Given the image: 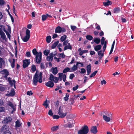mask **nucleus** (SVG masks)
<instances>
[{"label":"nucleus","mask_w":134,"mask_h":134,"mask_svg":"<svg viewBox=\"0 0 134 134\" xmlns=\"http://www.w3.org/2000/svg\"><path fill=\"white\" fill-rule=\"evenodd\" d=\"M93 41L96 43L98 44L100 41V40L99 38H96L94 39Z\"/></svg>","instance_id":"a878e982"},{"label":"nucleus","mask_w":134,"mask_h":134,"mask_svg":"<svg viewBox=\"0 0 134 134\" xmlns=\"http://www.w3.org/2000/svg\"><path fill=\"white\" fill-rule=\"evenodd\" d=\"M54 59L56 61L57 60L58 62H59L60 60V58H57L56 57H54Z\"/></svg>","instance_id":"69168bd1"},{"label":"nucleus","mask_w":134,"mask_h":134,"mask_svg":"<svg viewBox=\"0 0 134 134\" xmlns=\"http://www.w3.org/2000/svg\"><path fill=\"white\" fill-rule=\"evenodd\" d=\"M86 38L88 40H92L93 37L92 36L90 35H87L86 36Z\"/></svg>","instance_id":"e433bc0d"},{"label":"nucleus","mask_w":134,"mask_h":134,"mask_svg":"<svg viewBox=\"0 0 134 134\" xmlns=\"http://www.w3.org/2000/svg\"><path fill=\"white\" fill-rule=\"evenodd\" d=\"M31 70L33 72H34L36 70V68L35 65H32L31 68Z\"/></svg>","instance_id":"c03bdc74"},{"label":"nucleus","mask_w":134,"mask_h":134,"mask_svg":"<svg viewBox=\"0 0 134 134\" xmlns=\"http://www.w3.org/2000/svg\"><path fill=\"white\" fill-rule=\"evenodd\" d=\"M0 35L1 37L3 40H5L6 38V36L3 32L2 29L0 28Z\"/></svg>","instance_id":"9d476101"},{"label":"nucleus","mask_w":134,"mask_h":134,"mask_svg":"<svg viewBox=\"0 0 134 134\" xmlns=\"http://www.w3.org/2000/svg\"><path fill=\"white\" fill-rule=\"evenodd\" d=\"M8 37L9 38V39L10 40V37H11V35L9 33V32H5Z\"/></svg>","instance_id":"5fc2aeb1"},{"label":"nucleus","mask_w":134,"mask_h":134,"mask_svg":"<svg viewBox=\"0 0 134 134\" xmlns=\"http://www.w3.org/2000/svg\"><path fill=\"white\" fill-rule=\"evenodd\" d=\"M15 94V92L14 89L12 88L11 89L10 93L8 94V96L12 97L14 96Z\"/></svg>","instance_id":"2eb2a0df"},{"label":"nucleus","mask_w":134,"mask_h":134,"mask_svg":"<svg viewBox=\"0 0 134 134\" xmlns=\"http://www.w3.org/2000/svg\"><path fill=\"white\" fill-rule=\"evenodd\" d=\"M121 11L120 8L119 7L115 8L113 9L114 13H119Z\"/></svg>","instance_id":"dca6fc26"},{"label":"nucleus","mask_w":134,"mask_h":134,"mask_svg":"<svg viewBox=\"0 0 134 134\" xmlns=\"http://www.w3.org/2000/svg\"><path fill=\"white\" fill-rule=\"evenodd\" d=\"M8 105L12 109L16 108V105H14L13 103L10 101L8 102Z\"/></svg>","instance_id":"f3484780"},{"label":"nucleus","mask_w":134,"mask_h":134,"mask_svg":"<svg viewBox=\"0 0 134 134\" xmlns=\"http://www.w3.org/2000/svg\"><path fill=\"white\" fill-rule=\"evenodd\" d=\"M67 36L65 35H64L61 36L60 38V40L62 42H63L65 41L66 38Z\"/></svg>","instance_id":"c756f323"},{"label":"nucleus","mask_w":134,"mask_h":134,"mask_svg":"<svg viewBox=\"0 0 134 134\" xmlns=\"http://www.w3.org/2000/svg\"><path fill=\"white\" fill-rule=\"evenodd\" d=\"M5 3L3 0H0V5H3Z\"/></svg>","instance_id":"774afa93"},{"label":"nucleus","mask_w":134,"mask_h":134,"mask_svg":"<svg viewBox=\"0 0 134 134\" xmlns=\"http://www.w3.org/2000/svg\"><path fill=\"white\" fill-rule=\"evenodd\" d=\"M89 131L88 126L85 125L82 127L81 129L78 131V134H87Z\"/></svg>","instance_id":"7ed1b4c3"},{"label":"nucleus","mask_w":134,"mask_h":134,"mask_svg":"<svg viewBox=\"0 0 134 134\" xmlns=\"http://www.w3.org/2000/svg\"><path fill=\"white\" fill-rule=\"evenodd\" d=\"M33 94L31 91H28L27 92V94L28 95L30 96L31 95H32Z\"/></svg>","instance_id":"680f3d73"},{"label":"nucleus","mask_w":134,"mask_h":134,"mask_svg":"<svg viewBox=\"0 0 134 134\" xmlns=\"http://www.w3.org/2000/svg\"><path fill=\"white\" fill-rule=\"evenodd\" d=\"M75 75L73 74H71L70 75L69 79H72L75 77Z\"/></svg>","instance_id":"6e6d98bb"},{"label":"nucleus","mask_w":134,"mask_h":134,"mask_svg":"<svg viewBox=\"0 0 134 134\" xmlns=\"http://www.w3.org/2000/svg\"><path fill=\"white\" fill-rule=\"evenodd\" d=\"M70 68H69L67 67L65 68L63 71V73H65L68 72H72V71L70 70Z\"/></svg>","instance_id":"aec40b11"},{"label":"nucleus","mask_w":134,"mask_h":134,"mask_svg":"<svg viewBox=\"0 0 134 134\" xmlns=\"http://www.w3.org/2000/svg\"><path fill=\"white\" fill-rule=\"evenodd\" d=\"M81 73L82 74H84L86 72L85 69L84 68H81Z\"/></svg>","instance_id":"603ef678"},{"label":"nucleus","mask_w":134,"mask_h":134,"mask_svg":"<svg viewBox=\"0 0 134 134\" xmlns=\"http://www.w3.org/2000/svg\"><path fill=\"white\" fill-rule=\"evenodd\" d=\"M8 14L11 18L12 22L13 23H14V19L13 17L12 16V15L10 14V13H9V14Z\"/></svg>","instance_id":"052dcab7"},{"label":"nucleus","mask_w":134,"mask_h":134,"mask_svg":"<svg viewBox=\"0 0 134 134\" xmlns=\"http://www.w3.org/2000/svg\"><path fill=\"white\" fill-rule=\"evenodd\" d=\"M64 109L63 107L60 106L59 108L58 114L60 116V118H64L66 115L67 113L64 111Z\"/></svg>","instance_id":"f03ea898"},{"label":"nucleus","mask_w":134,"mask_h":134,"mask_svg":"<svg viewBox=\"0 0 134 134\" xmlns=\"http://www.w3.org/2000/svg\"><path fill=\"white\" fill-rule=\"evenodd\" d=\"M30 59H25L23 61V67L24 68L27 67L30 64Z\"/></svg>","instance_id":"6e6552de"},{"label":"nucleus","mask_w":134,"mask_h":134,"mask_svg":"<svg viewBox=\"0 0 134 134\" xmlns=\"http://www.w3.org/2000/svg\"><path fill=\"white\" fill-rule=\"evenodd\" d=\"M59 126H54L51 128V130L53 131H55L59 129Z\"/></svg>","instance_id":"4be33fe9"},{"label":"nucleus","mask_w":134,"mask_h":134,"mask_svg":"<svg viewBox=\"0 0 134 134\" xmlns=\"http://www.w3.org/2000/svg\"><path fill=\"white\" fill-rule=\"evenodd\" d=\"M91 66L90 64L87 65L86 67L87 70V75H89L91 73Z\"/></svg>","instance_id":"4468645a"},{"label":"nucleus","mask_w":134,"mask_h":134,"mask_svg":"<svg viewBox=\"0 0 134 134\" xmlns=\"http://www.w3.org/2000/svg\"><path fill=\"white\" fill-rule=\"evenodd\" d=\"M90 131L93 134H96L98 132V130L96 126H92L91 127Z\"/></svg>","instance_id":"1a4fd4ad"},{"label":"nucleus","mask_w":134,"mask_h":134,"mask_svg":"<svg viewBox=\"0 0 134 134\" xmlns=\"http://www.w3.org/2000/svg\"><path fill=\"white\" fill-rule=\"evenodd\" d=\"M60 116L57 115H54L53 116V118L54 119H57L60 118Z\"/></svg>","instance_id":"09e8293b"},{"label":"nucleus","mask_w":134,"mask_h":134,"mask_svg":"<svg viewBox=\"0 0 134 134\" xmlns=\"http://www.w3.org/2000/svg\"><path fill=\"white\" fill-rule=\"evenodd\" d=\"M75 98L74 97L71 98L69 101H70L71 102V104H73L74 102Z\"/></svg>","instance_id":"de8ad7c7"},{"label":"nucleus","mask_w":134,"mask_h":134,"mask_svg":"<svg viewBox=\"0 0 134 134\" xmlns=\"http://www.w3.org/2000/svg\"><path fill=\"white\" fill-rule=\"evenodd\" d=\"M48 114L49 115L51 116H53V113L51 109L49 110L48 113Z\"/></svg>","instance_id":"864d4df0"},{"label":"nucleus","mask_w":134,"mask_h":134,"mask_svg":"<svg viewBox=\"0 0 134 134\" xmlns=\"http://www.w3.org/2000/svg\"><path fill=\"white\" fill-rule=\"evenodd\" d=\"M45 85L48 87L52 88L54 86V83L52 81H49L46 83Z\"/></svg>","instance_id":"f8f14e48"},{"label":"nucleus","mask_w":134,"mask_h":134,"mask_svg":"<svg viewBox=\"0 0 134 134\" xmlns=\"http://www.w3.org/2000/svg\"><path fill=\"white\" fill-rule=\"evenodd\" d=\"M51 37L50 36H47L46 37V41L48 43H49L51 41Z\"/></svg>","instance_id":"cd10ccee"},{"label":"nucleus","mask_w":134,"mask_h":134,"mask_svg":"<svg viewBox=\"0 0 134 134\" xmlns=\"http://www.w3.org/2000/svg\"><path fill=\"white\" fill-rule=\"evenodd\" d=\"M30 30H29L27 29L26 30V36H29L30 37Z\"/></svg>","instance_id":"8fccbe9b"},{"label":"nucleus","mask_w":134,"mask_h":134,"mask_svg":"<svg viewBox=\"0 0 134 134\" xmlns=\"http://www.w3.org/2000/svg\"><path fill=\"white\" fill-rule=\"evenodd\" d=\"M33 54L36 56L35 60L37 64H40L42 60V53L40 52L38 53L36 48L32 50Z\"/></svg>","instance_id":"f257e3e1"},{"label":"nucleus","mask_w":134,"mask_h":134,"mask_svg":"<svg viewBox=\"0 0 134 134\" xmlns=\"http://www.w3.org/2000/svg\"><path fill=\"white\" fill-rule=\"evenodd\" d=\"M55 77L52 74H51L49 75V79L51 81H54V79Z\"/></svg>","instance_id":"f704fd0d"},{"label":"nucleus","mask_w":134,"mask_h":134,"mask_svg":"<svg viewBox=\"0 0 134 134\" xmlns=\"http://www.w3.org/2000/svg\"><path fill=\"white\" fill-rule=\"evenodd\" d=\"M71 28L73 31H74L76 29V26H72V25H71Z\"/></svg>","instance_id":"4d7b16f0"},{"label":"nucleus","mask_w":134,"mask_h":134,"mask_svg":"<svg viewBox=\"0 0 134 134\" xmlns=\"http://www.w3.org/2000/svg\"><path fill=\"white\" fill-rule=\"evenodd\" d=\"M98 71H96L94 72L93 73H92L90 76V77H92L94 76H95V75H96V74L97 73Z\"/></svg>","instance_id":"a18cd8bd"},{"label":"nucleus","mask_w":134,"mask_h":134,"mask_svg":"<svg viewBox=\"0 0 134 134\" xmlns=\"http://www.w3.org/2000/svg\"><path fill=\"white\" fill-rule=\"evenodd\" d=\"M59 41H57L55 42L54 43L52 44V46H51V48L52 49H54L58 45L59 43Z\"/></svg>","instance_id":"5701e85b"},{"label":"nucleus","mask_w":134,"mask_h":134,"mask_svg":"<svg viewBox=\"0 0 134 134\" xmlns=\"http://www.w3.org/2000/svg\"><path fill=\"white\" fill-rule=\"evenodd\" d=\"M12 120V119L10 117H6L4 118L2 121V123L4 124H7L10 122Z\"/></svg>","instance_id":"0eeeda50"},{"label":"nucleus","mask_w":134,"mask_h":134,"mask_svg":"<svg viewBox=\"0 0 134 134\" xmlns=\"http://www.w3.org/2000/svg\"><path fill=\"white\" fill-rule=\"evenodd\" d=\"M3 134H11V132L9 130L5 131Z\"/></svg>","instance_id":"e2e57ef3"},{"label":"nucleus","mask_w":134,"mask_h":134,"mask_svg":"<svg viewBox=\"0 0 134 134\" xmlns=\"http://www.w3.org/2000/svg\"><path fill=\"white\" fill-rule=\"evenodd\" d=\"M101 45H97L94 47V49L95 51L97 52L101 49Z\"/></svg>","instance_id":"a211bd4d"},{"label":"nucleus","mask_w":134,"mask_h":134,"mask_svg":"<svg viewBox=\"0 0 134 134\" xmlns=\"http://www.w3.org/2000/svg\"><path fill=\"white\" fill-rule=\"evenodd\" d=\"M15 59H13V62L11 63V66L12 68H14L15 67Z\"/></svg>","instance_id":"79ce46f5"},{"label":"nucleus","mask_w":134,"mask_h":134,"mask_svg":"<svg viewBox=\"0 0 134 134\" xmlns=\"http://www.w3.org/2000/svg\"><path fill=\"white\" fill-rule=\"evenodd\" d=\"M73 123V121H74V120H72L71 121ZM68 124V127L69 128H71L72 126H73V123L72 124H71L70 123V122H69L67 123Z\"/></svg>","instance_id":"37998d69"},{"label":"nucleus","mask_w":134,"mask_h":134,"mask_svg":"<svg viewBox=\"0 0 134 134\" xmlns=\"http://www.w3.org/2000/svg\"><path fill=\"white\" fill-rule=\"evenodd\" d=\"M4 62V60L2 58L0 57V68H2L3 64Z\"/></svg>","instance_id":"72a5a7b5"},{"label":"nucleus","mask_w":134,"mask_h":134,"mask_svg":"<svg viewBox=\"0 0 134 134\" xmlns=\"http://www.w3.org/2000/svg\"><path fill=\"white\" fill-rule=\"evenodd\" d=\"M8 80L10 85V86L12 87L14 86V88H16V81L14 79L12 80H11V78L10 77H9L8 78Z\"/></svg>","instance_id":"423d86ee"},{"label":"nucleus","mask_w":134,"mask_h":134,"mask_svg":"<svg viewBox=\"0 0 134 134\" xmlns=\"http://www.w3.org/2000/svg\"><path fill=\"white\" fill-rule=\"evenodd\" d=\"M47 100L46 99L43 104V105L45 106L46 108H47L48 106V104L47 103Z\"/></svg>","instance_id":"473e14b6"},{"label":"nucleus","mask_w":134,"mask_h":134,"mask_svg":"<svg viewBox=\"0 0 134 134\" xmlns=\"http://www.w3.org/2000/svg\"><path fill=\"white\" fill-rule=\"evenodd\" d=\"M38 71L37 70L35 74L34 75L33 80L34 84L35 85H37V83L38 82V79L39 77L38 74L37 73Z\"/></svg>","instance_id":"39448f33"},{"label":"nucleus","mask_w":134,"mask_h":134,"mask_svg":"<svg viewBox=\"0 0 134 134\" xmlns=\"http://www.w3.org/2000/svg\"><path fill=\"white\" fill-rule=\"evenodd\" d=\"M26 55L28 57H30L31 56L30 53V52H27L26 53Z\"/></svg>","instance_id":"0e129e2a"},{"label":"nucleus","mask_w":134,"mask_h":134,"mask_svg":"<svg viewBox=\"0 0 134 134\" xmlns=\"http://www.w3.org/2000/svg\"><path fill=\"white\" fill-rule=\"evenodd\" d=\"M39 78L38 79V81L39 83H41L42 81V73L40 72L39 75Z\"/></svg>","instance_id":"412c9836"},{"label":"nucleus","mask_w":134,"mask_h":134,"mask_svg":"<svg viewBox=\"0 0 134 134\" xmlns=\"http://www.w3.org/2000/svg\"><path fill=\"white\" fill-rule=\"evenodd\" d=\"M63 74L62 73H58L59 78L60 79V81H61L62 80V76H63Z\"/></svg>","instance_id":"58836bf2"},{"label":"nucleus","mask_w":134,"mask_h":134,"mask_svg":"<svg viewBox=\"0 0 134 134\" xmlns=\"http://www.w3.org/2000/svg\"><path fill=\"white\" fill-rule=\"evenodd\" d=\"M30 37L29 36H26L24 38H22V40L24 42H26L29 40Z\"/></svg>","instance_id":"393cba45"},{"label":"nucleus","mask_w":134,"mask_h":134,"mask_svg":"<svg viewBox=\"0 0 134 134\" xmlns=\"http://www.w3.org/2000/svg\"><path fill=\"white\" fill-rule=\"evenodd\" d=\"M88 52V50H85L79 52V55H82L84 53H86Z\"/></svg>","instance_id":"7c9ffc66"},{"label":"nucleus","mask_w":134,"mask_h":134,"mask_svg":"<svg viewBox=\"0 0 134 134\" xmlns=\"http://www.w3.org/2000/svg\"><path fill=\"white\" fill-rule=\"evenodd\" d=\"M78 87L79 86L78 85H77L76 86L72 88L73 90L74 91H76L78 89Z\"/></svg>","instance_id":"bf43d9fd"},{"label":"nucleus","mask_w":134,"mask_h":134,"mask_svg":"<svg viewBox=\"0 0 134 134\" xmlns=\"http://www.w3.org/2000/svg\"><path fill=\"white\" fill-rule=\"evenodd\" d=\"M53 59V58L52 57L48 56L46 58V60L48 61H52Z\"/></svg>","instance_id":"a19ab883"},{"label":"nucleus","mask_w":134,"mask_h":134,"mask_svg":"<svg viewBox=\"0 0 134 134\" xmlns=\"http://www.w3.org/2000/svg\"><path fill=\"white\" fill-rule=\"evenodd\" d=\"M78 65H77V64L76 65L74 64L73 67L72 68V69L71 70H72L73 71H74L77 69V66Z\"/></svg>","instance_id":"2f4dec72"},{"label":"nucleus","mask_w":134,"mask_h":134,"mask_svg":"<svg viewBox=\"0 0 134 134\" xmlns=\"http://www.w3.org/2000/svg\"><path fill=\"white\" fill-rule=\"evenodd\" d=\"M42 20L43 21H45L47 18V16L46 15H43L42 16Z\"/></svg>","instance_id":"49530a36"},{"label":"nucleus","mask_w":134,"mask_h":134,"mask_svg":"<svg viewBox=\"0 0 134 134\" xmlns=\"http://www.w3.org/2000/svg\"><path fill=\"white\" fill-rule=\"evenodd\" d=\"M63 81L64 82H65L66 80V75L64 74L63 75Z\"/></svg>","instance_id":"338daca9"},{"label":"nucleus","mask_w":134,"mask_h":134,"mask_svg":"<svg viewBox=\"0 0 134 134\" xmlns=\"http://www.w3.org/2000/svg\"><path fill=\"white\" fill-rule=\"evenodd\" d=\"M72 49V46H69L68 45H66L64 47V50L65 51L67 49Z\"/></svg>","instance_id":"c9c22d12"},{"label":"nucleus","mask_w":134,"mask_h":134,"mask_svg":"<svg viewBox=\"0 0 134 134\" xmlns=\"http://www.w3.org/2000/svg\"><path fill=\"white\" fill-rule=\"evenodd\" d=\"M104 5L105 6H107L109 5H111V1H108L107 2H104L103 3Z\"/></svg>","instance_id":"c85d7f7f"},{"label":"nucleus","mask_w":134,"mask_h":134,"mask_svg":"<svg viewBox=\"0 0 134 134\" xmlns=\"http://www.w3.org/2000/svg\"><path fill=\"white\" fill-rule=\"evenodd\" d=\"M102 50H100L99 51L98 53V55L100 56V57H99L100 59H101V58L103 57L104 56V52L102 53Z\"/></svg>","instance_id":"bb28decb"},{"label":"nucleus","mask_w":134,"mask_h":134,"mask_svg":"<svg viewBox=\"0 0 134 134\" xmlns=\"http://www.w3.org/2000/svg\"><path fill=\"white\" fill-rule=\"evenodd\" d=\"M2 72H4V75H9V73L8 70L6 69H4L2 71Z\"/></svg>","instance_id":"4c0bfd02"},{"label":"nucleus","mask_w":134,"mask_h":134,"mask_svg":"<svg viewBox=\"0 0 134 134\" xmlns=\"http://www.w3.org/2000/svg\"><path fill=\"white\" fill-rule=\"evenodd\" d=\"M52 70V72L54 75H56L58 72V71L57 67H52L51 69Z\"/></svg>","instance_id":"ddd939ff"},{"label":"nucleus","mask_w":134,"mask_h":134,"mask_svg":"<svg viewBox=\"0 0 134 134\" xmlns=\"http://www.w3.org/2000/svg\"><path fill=\"white\" fill-rule=\"evenodd\" d=\"M59 80V79L58 77H55L54 79V81H54L55 83H57L58 82Z\"/></svg>","instance_id":"13d9d810"},{"label":"nucleus","mask_w":134,"mask_h":134,"mask_svg":"<svg viewBox=\"0 0 134 134\" xmlns=\"http://www.w3.org/2000/svg\"><path fill=\"white\" fill-rule=\"evenodd\" d=\"M41 69H43L45 68V66L44 63H41Z\"/></svg>","instance_id":"3c124183"},{"label":"nucleus","mask_w":134,"mask_h":134,"mask_svg":"<svg viewBox=\"0 0 134 134\" xmlns=\"http://www.w3.org/2000/svg\"><path fill=\"white\" fill-rule=\"evenodd\" d=\"M9 126L7 125H5L2 126L1 129L2 132H4L5 131H8Z\"/></svg>","instance_id":"9b49d317"},{"label":"nucleus","mask_w":134,"mask_h":134,"mask_svg":"<svg viewBox=\"0 0 134 134\" xmlns=\"http://www.w3.org/2000/svg\"><path fill=\"white\" fill-rule=\"evenodd\" d=\"M66 31V30L64 27H61L59 26L57 27L55 30V33H60L61 32H65Z\"/></svg>","instance_id":"20e7f679"},{"label":"nucleus","mask_w":134,"mask_h":134,"mask_svg":"<svg viewBox=\"0 0 134 134\" xmlns=\"http://www.w3.org/2000/svg\"><path fill=\"white\" fill-rule=\"evenodd\" d=\"M15 127H20L21 125V124L20 123V121L17 120L15 122Z\"/></svg>","instance_id":"b1692460"},{"label":"nucleus","mask_w":134,"mask_h":134,"mask_svg":"<svg viewBox=\"0 0 134 134\" xmlns=\"http://www.w3.org/2000/svg\"><path fill=\"white\" fill-rule=\"evenodd\" d=\"M50 51L48 49L44 50L43 52L44 54L46 56H47L49 53Z\"/></svg>","instance_id":"ea45409f"},{"label":"nucleus","mask_w":134,"mask_h":134,"mask_svg":"<svg viewBox=\"0 0 134 134\" xmlns=\"http://www.w3.org/2000/svg\"><path fill=\"white\" fill-rule=\"evenodd\" d=\"M103 119L105 121L108 122L110 121V117H108L104 115H103Z\"/></svg>","instance_id":"6ab92c4d"}]
</instances>
